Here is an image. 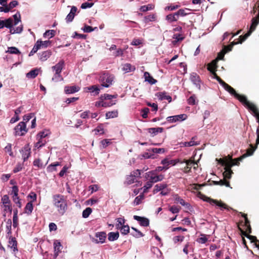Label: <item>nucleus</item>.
I'll list each match as a JSON object with an SVG mask.
<instances>
[{
	"label": "nucleus",
	"mask_w": 259,
	"mask_h": 259,
	"mask_svg": "<svg viewBox=\"0 0 259 259\" xmlns=\"http://www.w3.org/2000/svg\"><path fill=\"white\" fill-rule=\"evenodd\" d=\"M53 204L58 213L63 215L67 209V201L64 195L55 194L53 196Z\"/></svg>",
	"instance_id": "f257e3e1"
},
{
	"label": "nucleus",
	"mask_w": 259,
	"mask_h": 259,
	"mask_svg": "<svg viewBox=\"0 0 259 259\" xmlns=\"http://www.w3.org/2000/svg\"><path fill=\"white\" fill-rule=\"evenodd\" d=\"M234 97L249 110L252 111L254 117H256L259 115V111L256 105L248 101L245 96L236 93Z\"/></svg>",
	"instance_id": "f03ea898"
},
{
	"label": "nucleus",
	"mask_w": 259,
	"mask_h": 259,
	"mask_svg": "<svg viewBox=\"0 0 259 259\" xmlns=\"http://www.w3.org/2000/svg\"><path fill=\"white\" fill-rule=\"evenodd\" d=\"M197 196L203 201L208 202L211 205L215 204L220 207L221 209L224 208L228 210L231 209L230 207L228 206L226 204L222 202L221 201H218L216 199H213L210 197H208L203 194L201 192H198Z\"/></svg>",
	"instance_id": "7ed1b4c3"
},
{
	"label": "nucleus",
	"mask_w": 259,
	"mask_h": 259,
	"mask_svg": "<svg viewBox=\"0 0 259 259\" xmlns=\"http://www.w3.org/2000/svg\"><path fill=\"white\" fill-rule=\"evenodd\" d=\"M114 78L113 75L108 73H104L100 75L99 80L102 87L108 88L112 84Z\"/></svg>",
	"instance_id": "20e7f679"
},
{
	"label": "nucleus",
	"mask_w": 259,
	"mask_h": 259,
	"mask_svg": "<svg viewBox=\"0 0 259 259\" xmlns=\"http://www.w3.org/2000/svg\"><path fill=\"white\" fill-rule=\"evenodd\" d=\"M259 23V19L256 17H253L251 20V24L249 30L244 35H240L239 38L240 44H242L247 38L251 34V33L255 29L256 27Z\"/></svg>",
	"instance_id": "39448f33"
},
{
	"label": "nucleus",
	"mask_w": 259,
	"mask_h": 259,
	"mask_svg": "<svg viewBox=\"0 0 259 259\" xmlns=\"http://www.w3.org/2000/svg\"><path fill=\"white\" fill-rule=\"evenodd\" d=\"M186 10H188L187 9H181L179 10L177 12H175L173 14H170L167 15L166 16V20H167L169 22H172L175 21H177L179 17H184L186 16L188 13L185 12Z\"/></svg>",
	"instance_id": "423d86ee"
},
{
	"label": "nucleus",
	"mask_w": 259,
	"mask_h": 259,
	"mask_svg": "<svg viewBox=\"0 0 259 259\" xmlns=\"http://www.w3.org/2000/svg\"><path fill=\"white\" fill-rule=\"evenodd\" d=\"M14 135L15 136H23L27 132L26 123L23 121L20 122L14 128Z\"/></svg>",
	"instance_id": "0eeeda50"
},
{
	"label": "nucleus",
	"mask_w": 259,
	"mask_h": 259,
	"mask_svg": "<svg viewBox=\"0 0 259 259\" xmlns=\"http://www.w3.org/2000/svg\"><path fill=\"white\" fill-rule=\"evenodd\" d=\"M145 178L153 183H156L162 180L163 177L161 175H157L155 171L152 170L145 173Z\"/></svg>",
	"instance_id": "6e6552de"
},
{
	"label": "nucleus",
	"mask_w": 259,
	"mask_h": 259,
	"mask_svg": "<svg viewBox=\"0 0 259 259\" xmlns=\"http://www.w3.org/2000/svg\"><path fill=\"white\" fill-rule=\"evenodd\" d=\"M64 61L63 60L60 61L55 66L52 67L53 70L55 71V77H59L61 80H63V78L61 76L60 73L64 67Z\"/></svg>",
	"instance_id": "1a4fd4ad"
},
{
	"label": "nucleus",
	"mask_w": 259,
	"mask_h": 259,
	"mask_svg": "<svg viewBox=\"0 0 259 259\" xmlns=\"http://www.w3.org/2000/svg\"><path fill=\"white\" fill-rule=\"evenodd\" d=\"M190 79L196 87L200 90L201 88V80L199 75L196 72L190 74Z\"/></svg>",
	"instance_id": "9d476101"
},
{
	"label": "nucleus",
	"mask_w": 259,
	"mask_h": 259,
	"mask_svg": "<svg viewBox=\"0 0 259 259\" xmlns=\"http://www.w3.org/2000/svg\"><path fill=\"white\" fill-rule=\"evenodd\" d=\"M187 116L185 114H180L178 115L168 116L166 118L168 122L172 123L178 121H183L185 120Z\"/></svg>",
	"instance_id": "9b49d317"
},
{
	"label": "nucleus",
	"mask_w": 259,
	"mask_h": 259,
	"mask_svg": "<svg viewBox=\"0 0 259 259\" xmlns=\"http://www.w3.org/2000/svg\"><path fill=\"white\" fill-rule=\"evenodd\" d=\"M20 152L22 154L23 161L25 162L28 159L31 154L30 148L29 147V145H25L24 147L22 149Z\"/></svg>",
	"instance_id": "f8f14e48"
},
{
	"label": "nucleus",
	"mask_w": 259,
	"mask_h": 259,
	"mask_svg": "<svg viewBox=\"0 0 259 259\" xmlns=\"http://www.w3.org/2000/svg\"><path fill=\"white\" fill-rule=\"evenodd\" d=\"M95 236L99 238V239H95L94 241L96 243H103L105 242V240L106 238V234L105 232H97L95 234Z\"/></svg>",
	"instance_id": "ddd939ff"
},
{
	"label": "nucleus",
	"mask_w": 259,
	"mask_h": 259,
	"mask_svg": "<svg viewBox=\"0 0 259 259\" xmlns=\"http://www.w3.org/2000/svg\"><path fill=\"white\" fill-rule=\"evenodd\" d=\"M134 220L139 222L141 226L143 227H148L149 225V220L144 217H140L138 215H134Z\"/></svg>",
	"instance_id": "4468645a"
},
{
	"label": "nucleus",
	"mask_w": 259,
	"mask_h": 259,
	"mask_svg": "<svg viewBox=\"0 0 259 259\" xmlns=\"http://www.w3.org/2000/svg\"><path fill=\"white\" fill-rule=\"evenodd\" d=\"M77 10V8L75 6H72L71 7L70 13L67 15L65 18L67 23H69L73 21Z\"/></svg>",
	"instance_id": "2eb2a0df"
},
{
	"label": "nucleus",
	"mask_w": 259,
	"mask_h": 259,
	"mask_svg": "<svg viewBox=\"0 0 259 259\" xmlns=\"http://www.w3.org/2000/svg\"><path fill=\"white\" fill-rule=\"evenodd\" d=\"M186 163V166L184 168L183 171L185 173H189L191 171L192 166L193 164H196L195 161L193 160L189 159L186 160L185 159L181 163Z\"/></svg>",
	"instance_id": "dca6fc26"
},
{
	"label": "nucleus",
	"mask_w": 259,
	"mask_h": 259,
	"mask_svg": "<svg viewBox=\"0 0 259 259\" xmlns=\"http://www.w3.org/2000/svg\"><path fill=\"white\" fill-rule=\"evenodd\" d=\"M80 88L76 85L65 86L64 92L66 94H73L79 91Z\"/></svg>",
	"instance_id": "f3484780"
},
{
	"label": "nucleus",
	"mask_w": 259,
	"mask_h": 259,
	"mask_svg": "<svg viewBox=\"0 0 259 259\" xmlns=\"http://www.w3.org/2000/svg\"><path fill=\"white\" fill-rule=\"evenodd\" d=\"M17 244L18 243L16 239L12 236H10L9 237L8 246L13 249L14 251H18Z\"/></svg>",
	"instance_id": "a211bd4d"
},
{
	"label": "nucleus",
	"mask_w": 259,
	"mask_h": 259,
	"mask_svg": "<svg viewBox=\"0 0 259 259\" xmlns=\"http://www.w3.org/2000/svg\"><path fill=\"white\" fill-rule=\"evenodd\" d=\"M217 67V60L215 59L207 64V69L210 72L212 73V72H216Z\"/></svg>",
	"instance_id": "6ab92c4d"
},
{
	"label": "nucleus",
	"mask_w": 259,
	"mask_h": 259,
	"mask_svg": "<svg viewBox=\"0 0 259 259\" xmlns=\"http://www.w3.org/2000/svg\"><path fill=\"white\" fill-rule=\"evenodd\" d=\"M161 163L164 165L165 167V169H167L170 165H175L177 163V162L175 160H170L168 158H165L161 161Z\"/></svg>",
	"instance_id": "aec40b11"
},
{
	"label": "nucleus",
	"mask_w": 259,
	"mask_h": 259,
	"mask_svg": "<svg viewBox=\"0 0 259 259\" xmlns=\"http://www.w3.org/2000/svg\"><path fill=\"white\" fill-rule=\"evenodd\" d=\"M250 148L247 150L246 152L240 157V159H243V158L253 154L254 151L257 148V146H255L254 147L252 144H250Z\"/></svg>",
	"instance_id": "412c9836"
},
{
	"label": "nucleus",
	"mask_w": 259,
	"mask_h": 259,
	"mask_svg": "<svg viewBox=\"0 0 259 259\" xmlns=\"http://www.w3.org/2000/svg\"><path fill=\"white\" fill-rule=\"evenodd\" d=\"M144 77L145 78V81L148 82L151 84H155L157 81V80L153 78V77L151 76L150 74L148 72H144Z\"/></svg>",
	"instance_id": "4be33fe9"
},
{
	"label": "nucleus",
	"mask_w": 259,
	"mask_h": 259,
	"mask_svg": "<svg viewBox=\"0 0 259 259\" xmlns=\"http://www.w3.org/2000/svg\"><path fill=\"white\" fill-rule=\"evenodd\" d=\"M52 52L51 50H47L39 54V59L41 61H45L52 55Z\"/></svg>",
	"instance_id": "5701e85b"
},
{
	"label": "nucleus",
	"mask_w": 259,
	"mask_h": 259,
	"mask_svg": "<svg viewBox=\"0 0 259 259\" xmlns=\"http://www.w3.org/2000/svg\"><path fill=\"white\" fill-rule=\"evenodd\" d=\"M225 171L223 174L224 179L226 180L231 179L232 174L233 173L231 170V168L230 167V168H229L228 166H227V167H225Z\"/></svg>",
	"instance_id": "b1692460"
},
{
	"label": "nucleus",
	"mask_w": 259,
	"mask_h": 259,
	"mask_svg": "<svg viewBox=\"0 0 259 259\" xmlns=\"http://www.w3.org/2000/svg\"><path fill=\"white\" fill-rule=\"evenodd\" d=\"M221 85H222L223 88L232 95L234 96L236 94V91L232 87H231L228 84L226 83L225 81Z\"/></svg>",
	"instance_id": "393cba45"
},
{
	"label": "nucleus",
	"mask_w": 259,
	"mask_h": 259,
	"mask_svg": "<svg viewBox=\"0 0 259 259\" xmlns=\"http://www.w3.org/2000/svg\"><path fill=\"white\" fill-rule=\"evenodd\" d=\"M54 251H55V258H56L57 256L58 255L59 252H61V244L60 242L58 241L57 240H56L54 243Z\"/></svg>",
	"instance_id": "a878e982"
},
{
	"label": "nucleus",
	"mask_w": 259,
	"mask_h": 259,
	"mask_svg": "<svg viewBox=\"0 0 259 259\" xmlns=\"http://www.w3.org/2000/svg\"><path fill=\"white\" fill-rule=\"evenodd\" d=\"M119 236L118 232H110L108 235V239L110 241H113L118 239Z\"/></svg>",
	"instance_id": "bb28decb"
},
{
	"label": "nucleus",
	"mask_w": 259,
	"mask_h": 259,
	"mask_svg": "<svg viewBox=\"0 0 259 259\" xmlns=\"http://www.w3.org/2000/svg\"><path fill=\"white\" fill-rule=\"evenodd\" d=\"M132 230L134 231V232H132L131 234L136 237V238H140L143 237L144 234L142 233L141 231L137 229L136 228L132 227L131 228Z\"/></svg>",
	"instance_id": "cd10ccee"
},
{
	"label": "nucleus",
	"mask_w": 259,
	"mask_h": 259,
	"mask_svg": "<svg viewBox=\"0 0 259 259\" xmlns=\"http://www.w3.org/2000/svg\"><path fill=\"white\" fill-rule=\"evenodd\" d=\"M40 43L41 42L38 40L35 44L33 48H32L31 52L29 53V56H33L36 52L40 49Z\"/></svg>",
	"instance_id": "c85d7f7f"
},
{
	"label": "nucleus",
	"mask_w": 259,
	"mask_h": 259,
	"mask_svg": "<svg viewBox=\"0 0 259 259\" xmlns=\"http://www.w3.org/2000/svg\"><path fill=\"white\" fill-rule=\"evenodd\" d=\"M148 132L153 135V136L156 135L158 133H162L163 131L162 127H152L148 129Z\"/></svg>",
	"instance_id": "c756f323"
},
{
	"label": "nucleus",
	"mask_w": 259,
	"mask_h": 259,
	"mask_svg": "<svg viewBox=\"0 0 259 259\" xmlns=\"http://www.w3.org/2000/svg\"><path fill=\"white\" fill-rule=\"evenodd\" d=\"M212 183L215 185H221V186L225 185L228 187H230V182L228 181H227V180H225V179L221 180L219 181H213Z\"/></svg>",
	"instance_id": "7c9ffc66"
},
{
	"label": "nucleus",
	"mask_w": 259,
	"mask_h": 259,
	"mask_svg": "<svg viewBox=\"0 0 259 259\" xmlns=\"http://www.w3.org/2000/svg\"><path fill=\"white\" fill-rule=\"evenodd\" d=\"M90 92L94 93V95H97L99 94L100 89L96 85H92L88 88Z\"/></svg>",
	"instance_id": "2f4dec72"
},
{
	"label": "nucleus",
	"mask_w": 259,
	"mask_h": 259,
	"mask_svg": "<svg viewBox=\"0 0 259 259\" xmlns=\"http://www.w3.org/2000/svg\"><path fill=\"white\" fill-rule=\"evenodd\" d=\"M33 206L32 201L28 202L25 207V212L28 214H30L33 210Z\"/></svg>",
	"instance_id": "473e14b6"
},
{
	"label": "nucleus",
	"mask_w": 259,
	"mask_h": 259,
	"mask_svg": "<svg viewBox=\"0 0 259 259\" xmlns=\"http://www.w3.org/2000/svg\"><path fill=\"white\" fill-rule=\"evenodd\" d=\"M38 73V69H34L33 70H31L30 71H29L28 73L26 74V76L28 78H34Z\"/></svg>",
	"instance_id": "72a5a7b5"
},
{
	"label": "nucleus",
	"mask_w": 259,
	"mask_h": 259,
	"mask_svg": "<svg viewBox=\"0 0 259 259\" xmlns=\"http://www.w3.org/2000/svg\"><path fill=\"white\" fill-rule=\"evenodd\" d=\"M117 97V95H111L107 94H105L101 96L100 100L104 101L111 100L113 98H116Z\"/></svg>",
	"instance_id": "f704fd0d"
},
{
	"label": "nucleus",
	"mask_w": 259,
	"mask_h": 259,
	"mask_svg": "<svg viewBox=\"0 0 259 259\" xmlns=\"http://www.w3.org/2000/svg\"><path fill=\"white\" fill-rule=\"evenodd\" d=\"M156 19V16L155 14H150L144 17V21L145 23H148L149 22L155 21Z\"/></svg>",
	"instance_id": "c9c22d12"
},
{
	"label": "nucleus",
	"mask_w": 259,
	"mask_h": 259,
	"mask_svg": "<svg viewBox=\"0 0 259 259\" xmlns=\"http://www.w3.org/2000/svg\"><path fill=\"white\" fill-rule=\"evenodd\" d=\"M13 226L14 228H16L18 225V210L16 209L14 211L13 217Z\"/></svg>",
	"instance_id": "e433bc0d"
},
{
	"label": "nucleus",
	"mask_w": 259,
	"mask_h": 259,
	"mask_svg": "<svg viewBox=\"0 0 259 259\" xmlns=\"http://www.w3.org/2000/svg\"><path fill=\"white\" fill-rule=\"evenodd\" d=\"M12 221L11 219H8L6 222V229H7V234L8 237H9L10 236H11L12 231Z\"/></svg>",
	"instance_id": "4c0bfd02"
},
{
	"label": "nucleus",
	"mask_w": 259,
	"mask_h": 259,
	"mask_svg": "<svg viewBox=\"0 0 259 259\" xmlns=\"http://www.w3.org/2000/svg\"><path fill=\"white\" fill-rule=\"evenodd\" d=\"M60 165H61V163L59 162H56L50 164L48 166V167H47L48 171H50V172H52L53 171H56L57 170L56 166H59Z\"/></svg>",
	"instance_id": "58836bf2"
},
{
	"label": "nucleus",
	"mask_w": 259,
	"mask_h": 259,
	"mask_svg": "<svg viewBox=\"0 0 259 259\" xmlns=\"http://www.w3.org/2000/svg\"><path fill=\"white\" fill-rule=\"evenodd\" d=\"M47 164V162L46 164H44L43 163L41 162V159H40L39 158L35 159L33 161V165L36 166L39 168H44Z\"/></svg>",
	"instance_id": "ea45409f"
},
{
	"label": "nucleus",
	"mask_w": 259,
	"mask_h": 259,
	"mask_svg": "<svg viewBox=\"0 0 259 259\" xmlns=\"http://www.w3.org/2000/svg\"><path fill=\"white\" fill-rule=\"evenodd\" d=\"M242 159H240V157L234 159L232 161H229L228 163V167L229 168L230 167H232V166L234 165H239L240 164V161H241Z\"/></svg>",
	"instance_id": "a19ab883"
},
{
	"label": "nucleus",
	"mask_w": 259,
	"mask_h": 259,
	"mask_svg": "<svg viewBox=\"0 0 259 259\" xmlns=\"http://www.w3.org/2000/svg\"><path fill=\"white\" fill-rule=\"evenodd\" d=\"M122 69L126 72L134 71L135 70L136 67L135 66L132 65L131 64L126 63L123 65Z\"/></svg>",
	"instance_id": "79ce46f5"
},
{
	"label": "nucleus",
	"mask_w": 259,
	"mask_h": 259,
	"mask_svg": "<svg viewBox=\"0 0 259 259\" xmlns=\"http://www.w3.org/2000/svg\"><path fill=\"white\" fill-rule=\"evenodd\" d=\"M159 98L161 100H167L169 102H170L172 100L171 97L169 95H167L165 92L159 93Z\"/></svg>",
	"instance_id": "37998d69"
},
{
	"label": "nucleus",
	"mask_w": 259,
	"mask_h": 259,
	"mask_svg": "<svg viewBox=\"0 0 259 259\" xmlns=\"http://www.w3.org/2000/svg\"><path fill=\"white\" fill-rule=\"evenodd\" d=\"M135 182V179L132 176V175H130L126 176L124 184L126 185H130L133 184Z\"/></svg>",
	"instance_id": "c03bdc74"
},
{
	"label": "nucleus",
	"mask_w": 259,
	"mask_h": 259,
	"mask_svg": "<svg viewBox=\"0 0 259 259\" xmlns=\"http://www.w3.org/2000/svg\"><path fill=\"white\" fill-rule=\"evenodd\" d=\"M6 53H9L11 54H20L21 52L19 50L15 47H11L8 48V50Z\"/></svg>",
	"instance_id": "a18cd8bd"
},
{
	"label": "nucleus",
	"mask_w": 259,
	"mask_h": 259,
	"mask_svg": "<svg viewBox=\"0 0 259 259\" xmlns=\"http://www.w3.org/2000/svg\"><path fill=\"white\" fill-rule=\"evenodd\" d=\"M175 200L181 204L183 206H188L189 204L185 201V200L181 198L178 194L175 196Z\"/></svg>",
	"instance_id": "49530a36"
},
{
	"label": "nucleus",
	"mask_w": 259,
	"mask_h": 259,
	"mask_svg": "<svg viewBox=\"0 0 259 259\" xmlns=\"http://www.w3.org/2000/svg\"><path fill=\"white\" fill-rule=\"evenodd\" d=\"M118 229L120 230L121 233L123 235H127L130 232V227L127 225H123Z\"/></svg>",
	"instance_id": "de8ad7c7"
},
{
	"label": "nucleus",
	"mask_w": 259,
	"mask_h": 259,
	"mask_svg": "<svg viewBox=\"0 0 259 259\" xmlns=\"http://www.w3.org/2000/svg\"><path fill=\"white\" fill-rule=\"evenodd\" d=\"M93 132H94L95 134L96 135L98 134L103 135L104 134V130L102 124L98 125Z\"/></svg>",
	"instance_id": "09e8293b"
},
{
	"label": "nucleus",
	"mask_w": 259,
	"mask_h": 259,
	"mask_svg": "<svg viewBox=\"0 0 259 259\" xmlns=\"http://www.w3.org/2000/svg\"><path fill=\"white\" fill-rule=\"evenodd\" d=\"M166 187V184H157L155 186L154 189L153 190V193H155L160 191L163 190L164 188Z\"/></svg>",
	"instance_id": "8fccbe9b"
},
{
	"label": "nucleus",
	"mask_w": 259,
	"mask_h": 259,
	"mask_svg": "<svg viewBox=\"0 0 259 259\" xmlns=\"http://www.w3.org/2000/svg\"><path fill=\"white\" fill-rule=\"evenodd\" d=\"M118 116L117 110H114L112 111H109L106 113V117L107 118H111L116 117Z\"/></svg>",
	"instance_id": "3c124183"
},
{
	"label": "nucleus",
	"mask_w": 259,
	"mask_h": 259,
	"mask_svg": "<svg viewBox=\"0 0 259 259\" xmlns=\"http://www.w3.org/2000/svg\"><path fill=\"white\" fill-rule=\"evenodd\" d=\"M144 198V195L143 193L141 194L140 195L136 197L134 200V203L135 205H138L140 204L142 200H143Z\"/></svg>",
	"instance_id": "603ef678"
},
{
	"label": "nucleus",
	"mask_w": 259,
	"mask_h": 259,
	"mask_svg": "<svg viewBox=\"0 0 259 259\" xmlns=\"http://www.w3.org/2000/svg\"><path fill=\"white\" fill-rule=\"evenodd\" d=\"M56 34V31L54 30H47L44 33V37H49L50 38H52L53 36L55 35Z\"/></svg>",
	"instance_id": "864d4df0"
},
{
	"label": "nucleus",
	"mask_w": 259,
	"mask_h": 259,
	"mask_svg": "<svg viewBox=\"0 0 259 259\" xmlns=\"http://www.w3.org/2000/svg\"><path fill=\"white\" fill-rule=\"evenodd\" d=\"M92 209L90 207H87L82 212V217L84 218H88L92 213Z\"/></svg>",
	"instance_id": "5fc2aeb1"
},
{
	"label": "nucleus",
	"mask_w": 259,
	"mask_h": 259,
	"mask_svg": "<svg viewBox=\"0 0 259 259\" xmlns=\"http://www.w3.org/2000/svg\"><path fill=\"white\" fill-rule=\"evenodd\" d=\"M5 150L6 153H8L10 156L13 157V153L12 151V145L8 144L5 148Z\"/></svg>",
	"instance_id": "6e6d98bb"
},
{
	"label": "nucleus",
	"mask_w": 259,
	"mask_h": 259,
	"mask_svg": "<svg viewBox=\"0 0 259 259\" xmlns=\"http://www.w3.org/2000/svg\"><path fill=\"white\" fill-rule=\"evenodd\" d=\"M153 6L152 5H148L147 6H142L140 7V10L142 12H146L148 10H152Z\"/></svg>",
	"instance_id": "4d7b16f0"
},
{
	"label": "nucleus",
	"mask_w": 259,
	"mask_h": 259,
	"mask_svg": "<svg viewBox=\"0 0 259 259\" xmlns=\"http://www.w3.org/2000/svg\"><path fill=\"white\" fill-rule=\"evenodd\" d=\"M116 104V101H104V103L102 104V107H110Z\"/></svg>",
	"instance_id": "13d9d810"
},
{
	"label": "nucleus",
	"mask_w": 259,
	"mask_h": 259,
	"mask_svg": "<svg viewBox=\"0 0 259 259\" xmlns=\"http://www.w3.org/2000/svg\"><path fill=\"white\" fill-rule=\"evenodd\" d=\"M13 25V20L11 18H9L5 21V27L11 28Z\"/></svg>",
	"instance_id": "bf43d9fd"
},
{
	"label": "nucleus",
	"mask_w": 259,
	"mask_h": 259,
	"mask_svg": "<svg viewBox=\"0 0 259 259\" xmlns=\"http://www.w3.org/2000/svg\"><path fill=\"white\" fill-rule=\"evenodd\" d=\"M18 5V2L17 1L14 0L11 2L9 5H7V8L9 9V11L13 8L16 7Z\"/></svg>",
	"instance_id": "052dcab7"
},
{
	"label": "nucleus",
	"mask_w": 259,
	"mask_h": 259,
	"mask_svg": "<svg viewBox=\"0 0 259 259\" xmlns=\"http://www.w3.org/2000/svg\"><path fill=\"white\" fill-rule=\"evenodd\" d=\"M181 209V207H177L176 206L173 205L169 207V210L171 211L172 213H177L179 212Z\"/></svg>",
	"instance_id": "680f3d73"
},
{
	"label": "nucleus",
	"mask_w": 259,
	"mask_h": 259,
	"mask_svg": "<svg viewBox=\"0 0 259 259\" xmlns=\"http://www.w3.org/2000/svg\"><path fill=\"white\" fill-rule=\"evenodd\" d=\"M101 144L102 145V148H105L111 144L110 140L104 139L101 141Z\"/></svg>",
	"instance_id": "e2e57ef3"
},
{
	"label": "nucleus",
	"mask_w": 259,
	"mask_h": 259,
	"mask_svg": "<svg viewBox=\"0 0 259 259\" xmlns=\"http://www.w3.org/2000/svg\"><path fill=\"white\" fill-rule=\"evenodd\" d=\"M96 28L97 27H95L94 28H93L92 26L85 25L82 30L84 32L89 33L94 31Z\"/></svg>",
	"instance_id": "0e129e2a"
},
{
	"label": "nucleus",
	"mask_w": 259,
	"mask_h": 259,
	"mask_svg": "<svg viewBox=\"0 0 259 259\" xmlns=\"http://www.w3.org/2000/svg\"><path fill=\"white\" fill-rule=\"evenodd\" d=\"M117 222L118 224L116 225V227L117 229H118L120 227H121V226L124 225L125 220L123 218H118L117 219Z\"/></svg>",
	"instance_id": "69168bd1"
},
{
	"label": "nucleus",
	"mask_w": 259,
	"mask_h": 259,
	"mask_svg": "<svg viewBox=\"0 0 259 259\" xmlns=\"http://www.w3.org/2000/svg\"><path fill=\"white\" fill-rule=\"evenodd\" d=\"M13 200L14 202L17 204L18 207H21L22 204L21 202V200L19 199L18 196H17L16 197L13 196Z\"/></svg>",
	"instance_id": "338daca9"
},
{
	"label": "nucleus",
	"mask_w": 259,
	"mask_h": 259,
	"mask_svg": "<svg viewBox=\"0 0 259 259\" xmlns=\"http://www.w3.org/2000/svg\"><path fill=\"white\" fill-rule=\"evenodd\" d=\"M255 118L256 119L257 122L258 123V126H257V129H256L257 138H256V145H255V146H257V145L259 144V115Z\"/></svg>",
	"instance_id": "774afa93"
}]
</instances>
